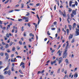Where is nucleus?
I'll use <instances>...</instances> for the list:
<instances>
[{"label": "nucleus", "instance_id": "obj_1", "mask_svg": "<svg viewBox=\"0 0 79 79\" xmlns=\"http://www.w3.org/2000/svg\"><path fill=\"white\" fill-rule=\"evenodd\" d=\"M69 42L68 41H67L66 42V46L65 47V51L64 52L63 56V58H66L67 57V51L68 50V46H69Z\"/></svg>", "mask_w": 79, "mask_h": 79}, {"label": "nucleus", "instance_id": "obj_2", "mask_svg": "<svg viewBox=\"0 0 79 79\" xmlns=\"http://www.w3.org/2000/svg\"><path fill=\"white\" fill-rule=\"evenodd\" d=\"M67 21H68V23H69H69H70V21L69 20V19H70V15H69V14H68L67 15Z\"/></svg>", "mask_w": 79, "mask_h": 79}, {"label": "nucleus", "instance_id": "obj_3", "mask_svg": "<svg viewBox=\"0 0 79 79\" xmlns=\"http://www.w3.org/2000/svg\"><path fill=\"white\" fill-rule=\"evenodd\" d=\"M62 15L63 16L64 18H65V17H66V11L65 10H64V14L63 13V14H62Z\"/></svg>", "mask_w": 79, "mask_h": 79}, {"label": "nucleus", "instance_id": "obj_4", "mask_svg": "<svg viewBox=\"0 0 79 79\" xmlns=\"http://www.w3.org/2000/svg\"><path fill=\"white\" fill-rule=\"evenodd\" d=\"M5 56H6V59H7V60H8V58H9V55H8V53L6 52L5 53Z\"/></svg>", "mask_w": 79, "mask_h": 79}, {"label": "nucleus", "instance_id": "obj_5", "mask_svg": "<svg viewBox=\"0 0 79 79\" xmlns=\"http://www.w3.org/2000/svg\"><path fill=\"white\" fill-rule=\"evenodd\" d=\"M72 14H73V15H76V11L73 10L72 11Z\"/></svg>", "mask_w": 79, "mask_h": 79}, {"label": "nucleus", "instance_id": "obj_6", "mask_svg": "<svg viewBox=\"0 0 79 79\" xmlns=\"http://www.w3.org/2000/svg\"><path fill=\"white\" fill-rule=\"evenodd\" d=\"M73 35H72V34H71L69 37V40H70V39H72L73 38Z\"/></svg>", "mask_w": 79, "mask_h": 79}, {"label": "nucleus", "instance_id": "obj_7", "mask_svg": "<svg viewBox=\"0 0 79 79\" xmlns=\"http://www.w3.org/2000/svg\"><path fill=\"white\" fill-rule=\"evenodd\" d=\"M5 78V77L4 76H3L2 75H0V79H4Z\"/></svg>", "mask_w": 79, "mask_h": 79}, {"label": "nucleus", "instance_id": "obj_8", "mask_svg": "<svg viewBox=\"0 0 79 79\" xmlns=\"http://www.w3.org/2000/svg\"><path fill=\"white\" fill-rule=\"evenodd\" d=\"M76 33L75 35L76 36H77V35H79V32L78 31H77V30H76Z\"/></svg>", "mask_w": 79, "mask_h": 79}, {"label": "nucleus", "instance_id": "obj_9", "mask_svg": "<svg viewBox=\"0 0 79 79\" xmlns=\"http://www.w3.org/2000/svg\"><path fill=\"white\" fill-rule=\"evenodd\" d=\"M56 60H54V61H52L51 62V64H52V65H53V64H55V63H56Z\"/></svg>", "mask_w": 79, "mask_h": 79}, {"label": "nucleus", "instance_id": "obj_10", "mask_svg": "<svg viewBox=\"0 0 79 79\" xmlns=\"http://www.w3.org/2000/svg\"><path fill=\"white\" fill-rule=\"evenodd\" d=\"M76 24L74 23L73 24V27H72V29H73V30H74V28L76 27Z\"/></svg>", "mask_w": 79, "mask_h": 79}, {"label": "nucleus", "instance_id": "obj_11", "mask_svg": "<svg viewBox=\"0 0 79 79\" xmlns=\"http://www.w3.org/2000/svg\"><path fill=\"white\" fill-rule=\"evenodd\" d=\"M23 19H25V20H27V19H29V18L28 17H26V16H24L23 17Z\"/></svg>", "mask_w": 79, "mask_h": 79}, {"label": "nucleus", "instance_id": "obj_12", "mask_svg": "<svg viewBox=\"0 0 79 79\" xmlns=\"http://www.w3.org/2000/svg\"><path fill=\"white\" fill-rule=\"evenodd\" d=\"M9 47V44H6V46H5V48H8Z\"/></svg>", "mask_w": 79, "mask_h": 79}, {"label": "nucleus", "instance_id": "obj_13", "mask_svg": "<svg viewBox=\"0 0 79 79\" xmlns=\"http://www.w3.org/2000/svg\"><path fill=\"white\" fill-rule=\"evenodd\" d=\"M9 67L7 66L5 69H4L3 71H6V70H7V69H8Z\"/></svg>", "mask_w": 79, "mask_h": 79}, {"label": "nucleus", "instance_id": "obj_14", "mask_svg": "<svg viewBox=\"0 0 79 79\" xmlns=\"http://www.w3.org/2000/svg\"><path fill=\"white\" fill-rule=\"evenodd\" d=\"M56 3H57V4H58V6H60V4H59V1H56Z\"/></svg>", "mask_w": 79, "mask_h": 79}, {"label": "nucleus", "instance_id": "obj_15", "mask_svg": "<svg viewBox=\"0 0 79 79\" xmlns=\"http://www.w3.org/2000/svg\"><path fill=\"white\" fill-rule=\"evenodd\" d=\"M76 77H77V73H75L74 75V77H76Z\"/></svg>", "mask_w": 79, "mask_h": 79}, {"label": "nucleus", "instance_id": "obj_16", "mask_svg": "<svg viewBox=\"0 0 79 79\" xmlns=\"http://www.w3.org/2000/svg\"><path fill=\"white\" fill-rule=\"evenodd\" d=\"M69 29H70V30H71L72 29V26H71V25H69Z\"/></svg>", "mask_w": 79, "mask_h": 79}, {"label": "nucleus", "instance_id": "obj_17", "mask_svg": "<svg viewBox=\"0 0 79 79\" xmlns=\"http://www.w3.org/2000/svg\"><path fill=\"white\" fill-rule=\"evenodd\" d=\"M21 8H24V4L22 3L21 4Z\"/></svg>", "mask_w": 79, "mask_h": 79}, {"label": "nucleus", "instance_id": "obj_18", "mask_svg": "<svg viewBox=\"0 0 79 79\" xmlns=\"http://www.w3.org/2000/svg\"><path fill=\"white\" fill-rule=\"evenodd\" d=\"M30 36L31 37L32 36L33 37H34V35H32V33H30Z\"/></svg>", "mask_w": 79, "mask_h": 79}, {"label": "nucleus", "instance_id": "obj_19", "mask_svg": "<svg viewBox=\"0 0 79 79\" xmlns=\"http://www.w3.org/2000/svg\"><path fill=\"white\" fill-rule=\"evenodd\" d=\"M0 54L1 56H3V55H4V53H3V52H1L0 53Z\"/></svg>", "mask_w": 79, "mask_h": 79}, {"label": "nucleus", "instance_id": "obj_20", "mask_svg": "<svg viewBox=\"0 0 79 79\" xmlns=\"http://www.w3.org/2000/svg\"><path fill=\"white\" fill-rule=\"evenodd\" d=\"M8 74L9 76H10V75L11 74V71H10V70H9L8 71Z\"/></svg>", "mask_w": 79, "mask_h": 79}, {"label": "nucleus", "instance_id": "obj_21", "mask_svg": "<svg viewBox=\"0 0 79 79\" xmlns=\"http://www.w3.org/2000/svg\"><path fill=\"white\" fill-rule=\"evenodd\" d=\"M59 12L60 13V14L61 15H62V14H63V12H62L61 11V10H59Z\"/></svg>", "mask_w": 79, "mask_h": 79}, {"label": "nucleus", "instance_id": "obj_22", "mask_svg": "<svg viewBox=\"0 0 79 79\" xmlns=\"http://www.w3.org/2000/svg\"><path fill=\"white\" fill-rule=\"evenodd\" d=\"M6 36V37H8V38L10 37V35H9V34H8V33H7Z\"/></svg>", "mask_w": 79, "mask_h": 79}, {"label": "nucleus", "instance_id": "obj_23", "mask_svg": "<svg viewBox=\"0 0 79 79\" xmlns=\"http://www.w3.org/2000/svg\"><path fill=\"white\" fill-rule=\"evenodd\" d=\"M73 2H72V1H70L69 3V5L70 6H71V4H72V3Z\"/></svg>", "mask_w": 79, "mask_h": 79}, {"label": "nucleus", "instance_id": "obj_24", "mask_svg": "<svg viewBox=\"0 0 79 79\" xmlns=\"http://www.w3.org/2000/svg\"><path fill=\"white\" fill-rule=\"evenodd\" d=\"M24 63H23V62H22L21 63L20 66H22V65H24Z\"/></svg>", "mask_w": 79, "mask_h": 79}, {"label": "nucleus", "instance_id": "obj_25", "mask_svg": "<svg viewBox=\"0 0 79 79\" xmlns=\"http://www.w3.org/2000/svg\"><path fill=\"white\" fill-rule=\"evenodd\" d=\"M27 14L26 15V16H29V15H30V13H29V12H27Z\"/></svg>", "mask_w": 79, "mask_h": 79}, {"label": "nucleus", "instance_id": "obj_26", "mask_svg": "<svg viewBox=\"0 0 79 79\" xmlns=\"http://www.w3.org/2000/svg\"><path fill=\"white\" fill-rule=\"evenodd\" d=\"M6 51L8 53H10V50L9 49H6Z\"/></svg>", "mask_w": 79, "mask_h": 79}, {"label": "nucleus", "instance_id": "obj_27", "mask_svg": "<svg viewBox=\"0 0 79 79\" xmlns=\"http://www.w3.org/2000/svg\"><path fill=\"white\" fill-rule=\"evenodd\" d=\"M61 52V50H58V51L57 52V54H58V53H60Z\"/></svg>", "mask_w": 79, "mask_h": 79}, {"label": "nucleus", "instance_id": "obj_28", "mask_svg": "<svg viewBox=\"0 0 79 79\" xmlns=\"http://www.w3.org/2000/svg\"><path fill=\"white\" fill-rule=\"evenodd\" d=\"M8 2H9V0H7L4 3H5V4H6V3H7Z\"/></svg>", "mask_w": 79, "mask_h": 79}, {"label": "nucleus", "instance_id": "obj_29", "mask_svg": "<svg viewBox=\"0 0 79 79\" xmlns=\"http://www.w3.org/2000/svg\"><path fill=\"white\" fill-rule=\"evenodd\" d=\"M18 20V21H23V19H19Z\"/></svg>", "mask_w": 79, "mask_h": 79}, {"label": "nucleus", "instance_id": "obj_30", "mask_svg": "<svg viewBox=\"0 0 79 79\" xmlns=\"http://www.w3.org/2000/svg\"><path fill=\"white\" fill-rule=\"evenodd\" d=\"M15 11H21L19 9H15Z\"/></svg>", "mask_w": 79, "mask_h": 79}, {"label": "nucleus", "instance_id": "obj_31", "mask_svg": "<svg viewBox=\"0 0 79 79\" xmlns=\"http://www.w3.org/2000/svg\"><path fill=\"white\" fill-rule=\"evenodd\" d=\"M16 61V60H11V62H15V61Z\"/></svg>", "mask_w": 79, "mask_h": 79}, {"label": "nucleus", "instance_id": "obj_32", "mask_svg": "<svg viewBox=\"0 0 79 79\" xmlns=\"http://www.w3.org/2000/svg\"><path fill=\"white\" fill-rule=\"evenodd\" d=\"M15 47H13L12 49V51L13 52L15 51Z\"/></svg>", "mask_w": 79, "mask_h": 79}, {"label": "nucleus", "instance_id": "obj_33", "mask_svg": "<svg viewBox=\"0 0 79 79\" xmlns=\"http://www.w3.org/2000/svg\"><path fill=\"white\" fill-rule=\"evenodd\" d=\"M60 69H59L57 71V73H60Z\"/></svg>", "mask_w": 79, "mask_h": 79}, {"label": "nucleus", "instance_id": "obj_34", "mask_svg": "<svg viewBox=\"0 0 79 79\" xmlns=\"http://www.w3.org/2000/svg\"><path fill=\"white\" fill-rule=\"evenodd\" d=\"M72 11V9H71V8H69V11L70 12V13L71 12V11Z\"/></svg>", "mask_w": 79, "mask_h": 79}, {"label": "nucleus", "instance_id": "obj_35", "mask_svg": "<svg viewBox=\"0 0 79 79\" xmlns=\"http://www.w3.org/2000/svg\"><path fill=\"white\" fill-rule=\"evenodd\" d=\"M0 49L1 50H5V49H4V50L2 49H3V46H2L1 48H0Z\"/></svg>", "mask_w": 79, "mask_h": 79}, {"label": "nucleus", "instance_id": "obj_36", "mask_svg": "<svg viewBox=\"0 0 79 79\" xmlns=\"http://www.w3.org/2000/svg\"><path fill=\"white\" fill-rule=\"evenodd\" d=\"M62 61V60H59V64H60L61 63V62Z\"/></svg>", "mask_w": 79, "mask_h": 79}, {"label": "nucleus", "instance_id": "obj_37", "mask_svg": "<svg viewBox=\"0 0 79 79\" xmlns=\"http://www.w3.org/2000/svg\"><path fill=\"white\" fill-rule=\"evenodd\" d=\"M61 31V30H60V27L58 28V32H60Z\"/></svg>", "mask_w": 79, "mask_h": 79}, {"label": "nucleus", "instance_id": "obj_38", "mask_svg": "<svg viewBox=\"0 0 79 79\" xmlns=\"http://www.w3.org/2000/svg\"><path fill=\"white\" fill-rule=\"evenodd\" d=\"M53 73H54L53 71H52V72H51V74H50V75H52L53 74Z\"/></svg>", "mask_w": 79, "mask_h": 79}, {"label": "nucleus", "instance_id": "obj_39", "mask_svg": "<svg viewBox=\"0 0 79 79\" xmlns=\"http://www.w3.org/2000/svg\"><path fill=\"white\" fill-rule=\"evenodd\" d=\"M4 39H5V40H7V39H8V38H6V36H5L4 37Z\"/></svg>", "mask_w": 79, "mask_h": 79}, {"label": "nucleus", "instance_id": "obj_40", "mask_svg": "<svg viewBox=\"0 0 79 79\" xmlns=\"http://www.w3.org/2000/svg\"><path fill=\"white\" fill-rule=\"evenodd\" d=\"M19 44L20 45H22V44H23V43H22V42L21 41H19Z\"/></svg>", "mask_w": 79, "mask_h": 79}, {"label": "nucleus", "instance_id": "obj_41", "mask_svg": "<svg viewBox=\"0 0 79 79\" xmlns=\"http://www.w3.org/2000/svg\"><path fill=\"white\" fill-rule=\"evenodd\" d=\"M44 71H45L44 70H42L41 73V74H42L43 73H44Z\"/></svg>", "mask_w": 79, "mask_h": 79}, {"label": "nucleus", "instance_id": "obj_42", "mask_svg": "<svg viewBox=\"0 0 79 79\" xmlns=\"http://www.w3.org/2000/svg\"><path fill=\"white\" fill-rule=\"evenodd\" d=\"M76 6V5L73 4L72 6V8H73V7H74V6Z\"/></svg>", "mask_w": 79, "mask_h": 79}, {"label": "nucleus", "instance_id": "obj_43", "mask_svg": "<svg viewBox=\"0 0 79 79\" xmlns=\"http://www.w3.org/2000/svg\"><path fill=\"white\" fill-rule=\"evenodd\" d=\"M47 34L48 35H50V33H49V31H48L47 32Z\"/></svg>", "mask_w": 79, "mask_h": 79}, {"label": "nucleus", "instance_id": "obj_44", "mask_svg": "<svg viewBox=\"0 0 79 79\" xmlns=\"http://www.w3.org/2000/svg\"><path fill=\"white\" fill-rule=\"evenodd\" d=\"M74 42V39H73L71 41L72 43H73Z\"/></svg>", "mask_w": 79, "mask_h": 79}, {"label": "nucleus", "instance_id": "obj_45", "mask_svg": "<svg viewBox=\"0 0 79 79\" xmlns=\"http://www.w3.org/2000/svg\"><path fill=\"white\" fill-rule=\"evenodd\" d=\"M8 73V71H6L4 72V74H6Z\"/></svg>", "mask_w": 79, "mask_h": 79}, {"label": "nucleus", "instance_id": "obj_46", "mask_svg": "<svg viewBox=\"0 0 79 79\" xmlns=\"http://www.w3.org/2000/svg\"><path fill=\"white\" fill-rule=\"evenodd\" d=\"M71 17H74V15L73 14H71Z\"/></svg>", "mask_w": 79, "mask_h": 79}, {"label": "nucleus", "instance_id": "obj_47", "mask_svg": "<svg viewBox=\"0 0 79 79\" xmlns=\"http://www.w3.org/2000/svg\"><path fill=\"white\" fill-rule=\"evenodd\" d=\"M23 35L24 37H26V32H24L23 34Z\"/></svg>", "mask_w": 79, "mask_h": 79}, {"label": "nucleus", "instance_id": "obj_48", "mask_svg": "<svg viewBox=\"0 0 79 79\" xmlns=\"http://www.w3.org/2000/svg\"><path fill=\"white\" fill-rule=\"evenodd\" d=\"M13 44V43L12 42H11L10 44V46H11Z\"/></svg>", "mask_w": 79, "mask_h": 79}, {"label": "nucleus", "instance_id": "obj_49", "mask_svg": "<svg viewBox=\"0 0 79 79\" xmlns=\"http://www.w3.org/2000/svg\"><path fill=\"white\" fill-rule=\"evenodd\" d=\"M72 75V73H70L69 75V77H71Z\"/></svg>", "mask_w": 79, "mask_h": 79}, {"label": "nucleus", "instance_id": "obj_50", "mask_svg": "<svg viewBox=\"0 0 79 79\" xmlns=\"http://www.w3.org/2000/svg\"><path fill=\"white\" fill-rule=\"evenodd\" d=\"M16 58H21V57L19 56H17Z\"/></svg>", "mask_w": 79, "mask_h": 79}, {"label": "nucleus", "instance_id": "obj_51", "mask_svg": "<svg viewBox=\"0 0 79 79\" xmlns=\"http://www.w3.org/2000/svg\"><path fill=\"white\" fill-rule=\"evenodd\" d=\"M55 49H53L52 52H51V53H53L54 52H55Z\"/></svg>", "mask_w": 79, "mask_h": 79}, {"label": "nucleus", "instance_id": "obj_52", "mask_svg": "<svg viewBox=\"0 0 79 79\" xmlns=\"http://www.w3.org/2000/svg\"><path fill=\"white\" fill-rule=\"evenodd\" d=\"M19 76L20 77H23V76H24V75H19Z\"/></svg>", "mask_w": 79, "mask_h": 79}, {"label": "nucleus", "instance_id": "obj_53", "mask_svg": "<svg viewBox=\"0 0 79 79\" xmlns=\"http://www.w3.org/2000/svg\"><path fill=\"white\" fill-rule=\"evenodd\" d=\"M40 73H41V71H38L37 74H40Z\"/></svg>", "mask_w": 79, "mask_h": 79}, {"label": "nucleus", "instance_id": "obj_54", "mask_svg": "<svg viewBox=\"0 0 79 79\" xmlns=\"http://www.w3.org/2000/svg\"><path fill=\"white\" fill-rule=\"evenodd\" d=\"M17 50H19L20 49V48L19 47H17Z\"/></svg>", "mask_w": 79, "mask_h": 79}, {"label": "nucleus", "instance_id": "obj_55", "mask_svg": "<svg viewBox=\"0 0 79 79\" xmlns=\"http://www.w3.org/2000/svg\"><path fill=\"white\" fill-rule=\"evenodd\" d=\"M23 45H26V43L25 42H24L23 43Z\"/></svg>", "mask_w": 79, "mask_h": 79}, {"label": "nucleus", "instance_id": "obj_56", "mask_svg": "<svg viewBox=\"0 0 79 79\" xmlns=\"http://www.w3.org/2000/svg\"><path fill=\"white\" fill-rule=\"evenodd\" d=\"M21 29H22V31H24V27H22Z\"/></svg>", "mask_w": 79, "mask_h": 79}, {"label": "nucleus", "instance_id": "obj_57", "mask_svg": "<svg viewBox=\"0 0 79 79\" xmlns=\"http://www.w3.org/2000/svg\"><path fill=\"white\" fill-rule=\"evenodd\" d=\"M65 62L66 63H68V60H65Z\"/></svg>", "mask_w": 79, "mask_h": 79}, {"label": "nucleus", "instance_id": "obj_58", "mask_svg": "<svg viewBox=\"0 0 79 79\" xmlns=\"http://www.w3.org/2000/svg\"><path fill=\"white\" fill-rule=\"evenodd\" d=\"M53 24L54 25H56V22H54Z\"/></svg>", "mask_w": 79, "mask_h": 79}, {"label": "nucleus", "instance_id": "obj_59", "mask_svg": "<svg viewBox=\"0 0 79 79\" xmlns=\"http://www.w3.org/2000/svg\"><path fill=\"white\" fill-rule=\"evenodd\" d=\"M10 39H9L8 40H7V43H10Z\"/></svg>", "mask_w": 79, "mask_h": 79}, {"label": "nucleus", "instance_id": "obj_60", "mask_svg": "<svg viewBox=\"0 0 79 79\" xmlns=\"http://www.w3.org/2000/svg\"><path fill=\"white\" fill-rule=\"evenodd\" d=\"M40 5V3H38L36 4V6H39V5Z\"/></svg>", "mask_w": 79, "mask_h": 79}, {"label": "nucleus", "instance_id": "obj_61", "mask_svg": "<svg viewBox=\"0 0 79 79\" xmlns=\"http://www.w3.org/2000/svg\"><path fill=\"white\" fill-rule=\"evenodd\" d=\"M14 31H15V29H13L12 31V33H13V32H14Z\"/></svg>", "mask_w": 79, "mask_h": 79}, {"label": "nucleus", "instance_id": "obj_62", "mask_svg": "<svg viewBox=\"0 0 79 79\" xmlns=\"http://www.w3.org/2000/svg\"><path fill=\"white\" fill-rule=\"evenodd\" d=\"M56 5H55L54 6V10H56Z\"/></svg>", "mask_w": 79, "mask_h": 79}, {"label": "nucleus", "instance_id": "obj_63", "mask_svg": "<svg viewBox=\"0 0 79 79\" xmlns=\"http://www.w3.org/2000/svg\"><path fill=\"white\" fill-rule=\"evenodd\" d=\"M64 69H62L61 72L63 73V72H64Z\"/></svg>", "mask_w": 79, "mask_h": 79}, {"label": "nucleus", "instance_id": "obj_64", "mask_svg": "<svg viewBox=\"0 0 79 79\" xmlns=\"http://www.w3.org/2000/svg\"><path fill=\"white\" fill-rule=\"evenodd\" d=\"M66 45V43H64V44L63 45V47H64Z\"/></svg>", "mask_w": 79, "mask_h": 79}]
</instances>
